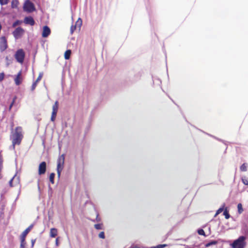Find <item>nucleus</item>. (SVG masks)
Masks as SVG:
<instances>
[{"label": "nucleus", "instance_id": "obj_3", "mask_svg": "<svg viewBox=\"0 0 248 248\" xmlns=\"http://www.w3.org/2000/svg\"><path fill=\"white\" fill-rule=\"evenodd\" d=\"M14 57L17 62L22 64L24 62L25 57V51L23 49H19L16 52Z\"/></svg>", "mask_w": 248, "mask_h": 248}, {"label": "nucleus", "instance_id": "obj_39", "mask_svg": "<svg viewBox=\"0 0 248 248\" xmlns=\"http://www.w3.org/2000/svg\"><path fill=\"white\" fill-rule=\"evenodd\" d=\"M130 248H140V247L137 245H132Z\"/></svg>", "mask_w": 248, "mask_h": 248}, {"label": "nucleus", "instance_id": "obj_35", "mask_svg": "<svg viewBox=\"0 0 248 248\" xmlns=\"http://www.w3.org/2000/svg\"><path fill=\"white\" fill-rule=\"evenodd\" d=\"M99 237L100 238L104 239L105 238V233L104 232H101L99 234Z\"/></svg>", "mask_w": 248, "mask_h": 248}, {"label": "nucleus", "instance_id": "obj_16", "mask_svg": "<svg viewBox=\"0 0 248 248\" xmlns=\"http://www.w3.org/2000/svg\"><path fill=\"white\" fill-rule=\"evenodd\" d=\"M65 156L64 154L60 155L57 160V163H60V164H63L64 163Z\"/></svg>", "mask_w": 248, "mask_h": 248}, {"label": "nucleus", "instance_id": "obj_25", "mask_svg": "<svg viewBox=\"0 0 248 248\" xmlns=\"http://www.w3.org/2000/svg\"><path fill=\"white\" fill-rule=\"evenodd\" d=\"M77 29H78V28L75 25H72L70 28L71 34H73L74 31L77 30Z\"/></svg>", "mask_w": 248, "mask_h": 248}, {"label": "nucleus", "instance_id": "obj_30", "mask_svg": "<svg viewBox=\"0 0 248 248\" xmlns=\"http://www.w3.org/2000/svg\"><path fill=\"white\" fill-rule=\"evenodd\" d=\"M198 233L199 234L201 235L205 236V232L203 229H199L198 230Z\"/></svg>", "mask_w": 248, "mask_h": 248}, {"label": "nucleus", "instance_id": "obj_38", "mask_svg": "<svg viewBox=\"0 0 248 248\" xmlns=\"http://www.w3.org/2000/svg\"><path fill=\"white\" fill-rule=\"evenodd\" d=\"M13 179H14V178H13L12 179H11L10 180V181H9V185L11 187H13Z\"/></svg>", "mask_w": 248, "mask_h": 248}, {"label": "nucleus", "instance_id": "obj_26", "mask_svg": "<svg viewBox=\"0 0 248 248\" xmlns=\"http://www.w3.org/2000/svg\"><path fill=\"white\" fill-rule=\"evenodd\" d=\"M242 181L244 185H248V179L246 177L242 178Z\"/></svg>", "mask_w": 248, "mask_h": 248}, {"label": "nucleus", "instance_id": "obj_32", "mask_svg": "<svg viewBox=\"0 0 248 248\" xmlns=\"http://www.w3.org/2000/svg\"><path fill=\"white\" fill-rule=\"evenodd\" d=\"M9 0H0V4L1 5H6L8 3Z\"/></svg>", "mask_w": 248, "mask_h": 248}, {"label": "nucleus", "instance_id": "obj_41", "mask_svg": "<svg viewBox=\"0 0 248 248\" xmlns=\"http://www.w3.org/2000/svg\"><path fill=\"white\" fill-rule=\"evenodd\" d=\"M56 244L57 246H58L59 245V243H58V238H57L56 239Z\"/></svg>", "mask_w": 248, "mask_h": 248}, {"label": "nucleus", "instance_id": "obj_9", "mask_svg": "<svg viewBox=\"0 0 248 248\" xmlns=\"http://www.w3.org/2000/svg\"><path fill=\"white\" fill-rule=\"evenodd\" d=\"M46 164L45 161L42 162L39 166L38 174L42 175L45 173L46 171Z\"/></svg>", "mask_w": 248, "mask_h": 248}, {"label": "nucleus", "instance_id": "obj_1", "mask_svg": "<svg viewBox=\"0 0 248 248\" xmlns=\"http://www.w3.org/2000/svg\"><path fill=\"white\" fill-rule=\"evenodd\" d=\"M13 149L16 145H20L23 138V129L21 126H17L14 131L12 132L10 136Z\"/></svg>", "mask_w": 248, "mask_h": 248}, {"label": "nucleus", "instance_id": "obj_33", "mask_svg": "<svg viewBox=\"0 0 248 248\" xmlns=\"http://www.w3.org/2000/svg\"><path fill=\"white\" fill-rule=\"evenodd\" d=\"M94 228L97 230L102 229V224H95Z\"/></svg>", "mask_w": 248, "mask_h": 248}, {"label": "nucleus", "instance_id": "obj_13", "mask_svg": "<svg viewBox=\"0 0 248 248\" xmlns=\"http://www.w3.org/2000/svg\"><path fill=\"white\" fill-rule=\"evenodd\" d=\"M63 166H64L63 164H60V163H57V171L58 176L59 177H60L61 173L63 169Z\"/></svg>", "mask_w": 248, "mask_h": 248}, {"label": "nucleus", "instance_id": "obj_29", "mask_svg": "<svg viewBox=\"0 0 248 248\" xmlns=\"http://www.w3.org/2000/svg\"><path fill=\"white\" fill-rule=\"evenodd\" d=\"M223 211V207H221V208H219L216 212V214H215V217H216L217 216L218 214H219L220 213H221L222 211Z\"/></svg>", "mask_w": 248, "mask_h": 248}, {"label": "nucleus", "instance_id": "obj_40", "mask_svg": "<svg viewBox=\"0 0 248 248\" xmlns=\"http://www.w3.org/2000/svg\"><path fill=\"white\" fill-rule=\"evenodd\" d=\"M1 168H2V165L0 163V179L1 178Z\"/></svg>", "mask_w": 248, "mask_h": 248}, {"label": "nucleus", "instance_id": "obj_28", "mask_svg": "<svg viewBox=\"0 0 248 248\" xmlns=\"http://www.w3.org/2000/svg\"><path fill=\"white\" fill-rule=\"evenodd\" d=\"M16 96H15L13 98V99L12 102L11 103V104H10V106H9V110H11V108H12V107H13V105L14 104V103H15V101H16Z\"/></svg>", "mask_w": 248, "mask_h": 248}, {"label": "nucleus", "instance_id": "obj_24", "mask_svg": "<svg viewBox=\"0 0 248 248\" xmlns=\"http://www.w3.org/2000/svg\"><path fill=\"white\" fill-rule=\"evenodd\" d=\"M223 215L225 216V217L226 219H229L230 217L228 211L227 209L224 211Z\"/></svg>", "mask_w": 248, "mask_h": 248}, {"label": "nucleus", "instance_id": "obj_22", "mask_svg": "<svg viewBox=\"0 0 248 248\" xmlns=\"http://www.w3.org/2000/svg\"><path fill=\"white\" fill-rule=\"evenodd\" d=\"M22 23V20H17L13 23L12 27L13 28H15L16 26H17V25H20Z\"/></svg>", "mask_w": 248, "mask_h": 248}, {"label": "nucleus", "instance_id": "obj_19", "mask_svg": "<svg viewBox=\"0 0 248 248\" xmlns=\"http://www.w3.org/2000/svg\"><path fill=\"white\" fill-rule=\"evenodd\" d=\"M217 243H218V242L216 240H212V241L209 242V243L206 244L205 246L206 247H209L210 246H211L212 245H215L217 244Z\"/></svg>", "mask_w": 248, "mask_h": 248}, {"label": "nucleus", "instance_id": "obj_42", "mask_svg": "<svg viewBox=\"0 0 248 248\" xmlns=\"http://www.w3.org/2000/svg\"><path fill=\"white\" fill-rule=\"evenodd\" d=\"M34 244V241L32 240V247H33Z\"/></svg>", "mask_w": 248, "mask_h": 248}, {"label": "nucleus", "instance_id": "obj_31", "mask_svg": "<svg viewBox=\"0 0 248 248\" xmlns=\"http://www.w3.org/2000/svg\"><path fill=\"white\" fill-rule=\"evenodd\" d=\"M37 83H36V82H35V81H34V82L32 83V85H31V91H33L35 90V89L36 88V86H37Z\"/></svg>", "mask_w": 248, "mask_h": 248}, {"label": "nucleus", "instance_id": "obj_23", "mask_svg": "<svg viewBox=\"0 0 248 248\" xmlns=\"http://www.w3.org/2000/svg\"><path fill=\"white\" fill-rule=\"evenodd\" d=\"M238 212L239 214H241L243 211L242 205L241 203H239L237 205Z\"/></svg>", "mask_w": 248, "mask_h": 248}, {"label": "nucleus", "instance_id": "obj_12", "mask_svg": "<svg viewBox=\"0 0 248 248\" xmlns=\"http://www.w3.org/2000/svg\"><path fill=\"white\" fill-rule=\"evenodd\" d=\"M24 22L25 24L33 26L35 24V21L31 16H26L24 18Z\"/></svg>", "mask_w": 248, "mask_h": 248}, {"label": "nucleus", "instance_id": "obj_37", "mask_svg": "<svg viewBox=\"0 0 248 248\" xmlns=\"http://www.w3.org/2000/svg\"><path fill=\"white\" fill-rule=\"evenodd\" d=\"M166 246V245L163 244V245H157L155 247H154L153 248H163Z\"/></svg>", "mask_w": 248, "mask_h": 248}, {"label": "nucleus", "instance_id": "obj_5", "mask_svg": "<svg viewBox=\"0 0 248 248\" xmlns=\"http://www.w3.org/2000/svg\"><path fill=\"white\" fill-rule=\"evenodd\" d=\"M24 30L20 27L16 28L12 34L16 39L20 38L24 34Z\"/></svg>", "mask_w": 248, "mask_h": 248}, {"label": "nucleus", "instance_id": "obj_21", "mask_svg": "<svg viewBox=\"0 0 248 248\" xmlns=\"http://www.w3.org/2000/svg\"><path fill=\"white\" fill-rule=\"evenodd\" d=\"M54 177H55V173H51L49 175V181L52 184H53L54 183Z\"/></svg>", "mask_w": 248, "mask_h": 248}, {"label": "nucleus", "instance_id": "obj_17", "mask_svg": "<svg viewBox=\"0 0 248 248\" xmlns=\"http://www.w3.org/2000/svg\"><path fill=\"white\" fill-rule=\"evenodd\" d=\"M82 24V21L80 18H79L76 21L75 25L78 28V30H80V27Z\"/></svg>", "mask_w": 248, "mask_h": 248}, {"label": "nucleus", "instance_id": "obj_36", "mask_svg": "<svg viewBox=\"0 0 248 248\" xmlns=\"http://www.w3.org/2000/svg\"><path fill=\"white\" fill-rule=\"evenodd\" d=\"M4 76H5V75H4V73H0V82H1L4 78Z\"/></svg>", "mask_w": 248, "mask_h": 248}, {"label": "nucleus", "instance_id": "obj_27", "mask_svg": "<svg viewBox=\"0 0 248 248\" xmlns=\"http://www.w3.org/2000/svg\"><path fill=\"white\" fill-rule=\"evenodd\" d=\"M42 77H43V74L42 73H40L38 78H37V79H36V80L35 81L36 82V83H38L42 79Z\"/></svg>", "mask_w": 248, "mask_h": 248}, {"label": "nucleus", "instance_id": "obj_8", "mask_svg": "<svg viewBox=\"0 0 248 248\" xmlns=\"http://www.w3.org/2000/svg\"><path fill=\"white\" fill-rule=\"evenodd\" d=\"M33 226V225L32 224L31 225L22 233L20 236L21 242H26L25 238L28 233L30 232V231L32 228Z\"/></svg>", "mask_w": 248, "mask_h": 248}, {"label": "nucleus", "instance_id": "obj_18", "mask_svg": "<svg viewBox=\"0 0 248 248\" xmlns=\"http://www.w3.org/2000/svg\"><path fill=\"white\" fill-rule=\"evenodd\" d=\"M71 51L70 50H67L64 53V58L66 60H68L70 58Z\"/></svg>", "mask_w": 248, "mask_h": 248}, {"label": "nucleus", "instance_id": "obj_7", "mask_svg": "<svg viewBox=\"0 0 248 248\" xmlns=\"http://www.w3.org/2000/svg\"><path fill=\"white\" fill-rule=\"evenodd\" d=\"M8 47L7 39L5 36L0 37V51L3 52Z\"/></svg>", "mask_w": 248, "mask_h": 248}, {"label": "nucleus", "instance_id": "obj_20", "mask_svg": "<svg viewBox=\"0 0 248 248\" xmlns=\"http://www.w3.org/2000/svg\"><path fill=\"white\" fill-rule=\"evenodd\" d=\"M241 171H246L247 170V164L246 163H243L240 168Z\"/></svg>", "mask_w": 248, "mask_h": 248}, {"label": "nucleus", "instance_id": "obj_2", "mask_svg": "<svg viewBox=\"0 0 248 248\" xmlns=\"http://www.w3.org/2000/svg\"><path fill=\"white\" fill-rule=\"evenodd\" d=\"M246 237L241 236L231 245L232 248H245L246 246Z\"/></svg>", "mask_w": 248, "mask_h": 248}, {"label": "nucleus", "instance_id": "obj_15", "mask_svg": "<svg viewBox=\"0 0 248 248\" xmlns=\"http://www.w3.org/2000/svg\"><path fill=\"white\" fill-rule=\"evenodd\" d=\"M19 1L18 0H12L11 2V7L13 9H16L18 8Z\"/></svg>", "mask_w": 248, "mask_h": 248}, {"label": "nucleus", "instance_id": "obj_4", "mask_svg": "<svg viewBox=\"0 0 248 248\" xmlns=\"http://www.w3.org/2000/svg\"><path fill=\"white\" fill-rule=\"evenodd\" d=\"M23 9L26 12L31 13L35 10V7L30 0H26L23 6Z\"/></svg>", "mask_w": 248, "mask_h": 248}, {"label": "nucleus", "instance_id": "obj_11", "mask_svg": "<svg viewBox=\"0 0 248 248\" xmlns=\"http://www.w3.org/2000/svg\"><path fill=\"white\" fill-rule=\"evenodd\" d=\"M51 31L47 26H45L43 28L42 36L44 38L48 37L50 34Z\"/></svg>", "mask_w": 248, "mask_h": 248}, {"label": "nucleus", "instance_id": "obj_34", "mask_svg": "<svg viewBox=\"0 0 248 248\" xmlns=\"http://www.w3.org/2000/svg\"><path fill=\"white\" fill-rule=\"evenodd\" d=\"M20 248H27L26 242H20Z\"/></svg>", "mask_w": 248, "mask_h": 248}, {"label": "nucleus", "instance_id": "obj_6", "mask_svg": "<svg viewBox=\"0 0 248 248\" xmlns=\"http://www.w3.org/2000/svg\"><path fill=\"white\" fill-rule=\"evenodd\" d=\"M59 108V102L58 101H55L54 104L52 106V112L51 116V121L54 122L57 116V113Z\"/></svg>", "mask_w": 248, "mask_h": 248}, {"label": "nucleus", "instance_id": "obj_10", "mask_svg": "<svg viewBox=\"0 0 248 248\" xmlns=\"http://www.w3.org/2000/svg\"><path fill=\"white\" fill-rule=\"evenodd\" d=\"M15 83L16 85H19L21 84L23 81V78L22 77V71L20 70L17 73L14 79Z\"/></svg>", "mask_w": 248, "mask_h": 248}, {"label": "nucleus", "instance_id": "obj_14", "mask_svg": "<svg viewBox=\"0 0 248 248\" xmlns=\"http://www.w3.org/2000/svg\"><path fill=\"white\" fill-rule=\"evenodd\" d=\"M58 233L57 230L55 228H52L50 231V236L51 237H55L57 236Z\"/></svg>", "mask_w": 248, "mask_h": 248}]
</instances>
